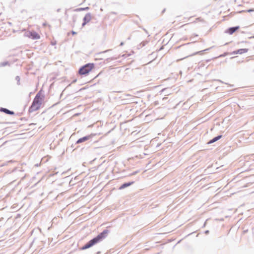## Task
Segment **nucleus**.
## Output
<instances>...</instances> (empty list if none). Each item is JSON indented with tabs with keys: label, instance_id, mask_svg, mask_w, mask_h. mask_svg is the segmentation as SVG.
I'll return each mask as SVG.
<instances>
[{
	"label": "nucleus",
	"instance_id": "nucleus-1",
	"mask_svg": "<svg viewBox=\"0 0 254 254\" xmlns=\"http://www.w3.org/2000/svg\"><path fill=\"white\" fill-rule=\"evenodd\" d=\"M109 231L108 229L104 230L101 233H99L97 236L93 238L86 244H85L83 247L80 248V250H85L89 249L96 244L101 242L104 239H105L108 236Z\"/></svg>",
	"mask_w": 254,
	"mask_h": 254
},
{
	"label": "nucleus",
	"instance_id": "nucleus-2",
	"mask_svg": "<svg viewBox=\"0 0 254 254\" xmlns=\"http://www.w3.org/2000/svg\"><path fill=\"white\" fill-rule=\"evenodd\" d=\"M9 178L12 180L11 183L15 181L17 179L21 177V180L24 179L25 175H23V170L18 168H14L9 173Z\"/></svg>",
	"mask_w": 254,
	"mask_h": 254
},
{
	"label": "nucleus",
	"instance_id": "nucleus-3",
	"mask_svg": "<svg viewBox=\"0 0 254 254\" xmlns=\"http://www.w3.org/2000/svg\"><path fill=\"white\" fill-rule=\"evenodd\" d=\"M42 97L41 94L39 93L35 96L32 105L30 107L31 111H35L40 109L42 102Z\"/></svg>",
	"mask_w": 254,
	"mask_h": 254
},
{
	"label": "nucleus",
	"instance_id": "nucleus-4",
	"mask_svg": "<svg viewBox=\"0 0 254 254\" xmlns=\"http://www.w3.org/2000/svg\"><path fill=\"white\" fill-rule=\"evenodd\" d=\"M94 64L93 63L87 64L79 69L78 73L80 75L87 74L94 68Z\"/></svg>",
	"mask_w": 254,
	"mask_h": 254
},
{
	"label": "nucleus",
	"instance_id": "nucleus-5",
	"mask_svg": "<svg viewBox=\"0 0 254 254\" xmlns=\"http://www.w3.org/2000/svg\"><path fill=\"white\" fill-rule=\"evenodd\" d=\"M26 36L33 40H38L41 38L40 34L34 30L29 31L26 33Z\"/></svg>",
	"mask_w": 254,
	"mask_h": 254
},
{
	"label": "nucleus",
	"instance_id": "nucleus-6",
	"mask_svg": "<svg viewBox=\"0 0 254 254\" xmlns=\"http://www.w3.org/2000/svg\"><path fill=\"white\" fill-rule=\"evenodd\" d=\"M95 134L91 133L89 135L83 136L82 137H81L79 138L76 141L75 144H79L82 142H84L85 141L90 140V141H92V138L95 136Z\"/></svg>",
	"mask_w": 254,
	"mask_h": 254
},
{
	"label": "nucleus",
	"instance_id": "nucleus-7",
	"mask_svg": "<svg viewBox=\"0 0 254 254\" xmlns=\"http://www.w3.org/2000/svg\"><path fill=\"white\" fill-rule=\"evenodd\" d=\"M92 18L91 15L90 13H88L85 15L84 18V22L82 23V26H84L86 23H88Z\"/></svg>",
	"mask_w": 254,
	"mask_h": 254
},
{
	"label": "nucleus",
	"instance_id": "nucleus-8",
	"mask_svg": "<svg viewBox=\"0 0 254 254\" xmlns=\"http://www.w3.org/2000/svg\"><path fill=\"white\" fill-rule=\"evenodd\" d=\"M134 183V181L124 183L122 185H121V186L119 187V190H123V189L131 186V185L133 184Z\"/></svg>",
	"mask_w": 254,
	"mask_h": 254
},
{
	"label": "nucleus",
	"instance_id": "nucleus-9",
	"mask_svg": "<svg viewBox=\"0 0 254 254\" xmlns=\"http://www.w3.org/2000/svg\"><path fill=\"white\" fill-rule=\"evenodd\" d=\"M222 137V135H219L214 138H213L212 139H211L209 142H208V144H211L213 143L218 140H219L220 138H221Z\"/></svg>",
	"mask_w": 254,
	"mask_h": 254
},
{
	"label": "nucleus",
	"instance_id": "nucleus-10",
	"mask_svg": "<svg viewBox=\"0 0 254 254\" xmlns=\"http://www.w3.org/2000/svg\"><path fill=\"white\" fill-rule=\"evenodd\" d=\"M239 29V26H237V27H231L230 28H229L228 30H227V32L229 34H233L236 31H237L238 29Z\"/></svg>",
	"mask_w": 254,
	"mask_h": 254
},
{
	"label": "nucleus",
	"instance_id": "nucleus-11",
	"mask_svg": "<svg viewBox=\"0 0 254 254\" xmlns=\"http://www.w3.org/2000/svg\"><path fill=\"white\" fill-rule=\"evenodd\" d=\"M248 51V49H241L234 52V53L236 54H242L247 53Z\"/></svg>",
	"mask_w": 254,
	"mask_h": 254
},
{
	"label": "nucleus",
	"instance_id": "nucleus-12",
	"mask_svg": "<svg viewBox=\"0 0 254 254\" xmlns=\"http://www.w3.org/2000/svg\"><path fill=\"white\" fill-rule=\"evenodd\" d=\"M43 25L44 27H48L49 29H51V25L47 22L44 23Z\"/></svg>",
	"mask_w": 254,
	"mask_h": 254
},
{
	"label": "nucleus",
	"instance_id": "nucleus-13",
	"mask_svg": "<svg viewBox=\"0 0 254 254\" xmlns=\"http://www.w3.org/2000/svg\"><path fill=\"white\" fill-rule=\"evenodd\" d=\"M15 79L16 80V81H17V83L18 84H20V77L18 76H17L16 77H15Z\"/></svg>",
	"mask_w": 254,
	"mask_h": 254
},
{
	"label": "nucleus",
	"instance_id": "nucleus-14",
	"mask_svg": "<svg viewBox=\"0 0 254 254\" xmlns=\"http://www.w3.org/2000/svg\"><path fill=\"white\" fill-rule=\"evenodd\" d=\"M229 2V1L227 0H221V3L222 4L225 3L227 4V3Z\"/></svg>",
	"mask_w": 254,
	"mask_h": 254
},
{
	"label": "nucleus",
	"instance_id": "nucleus-15",
	"mask_svg": "<svg viewBox=\"0 0 254 254\" xmlns=\"http://www.w3.org/2000/svg\"><path fill=\"white\" fill-rule=\"evenodd\" d=\"M145 113H146V112H142V114H140V116H141V115H144H144H145V117H146V118H147V117H148L150 115H149V114H145Z\"/></svg>",
	"mask_w": 254,
	"mask_h": 254
},
{
	"label": "nucleus",
	"instance_id": "nucleus-16",
	"mask_svg": "<svg viewBox=\"0 0 254 254\" xmlns=\"http://www.w3.org/2000/svg\"><path fill=\"white\" fill-rule=\"evenodd\" d=\"M4 113L10 115H15V112H4Z\"/></svg>",
	"mask_w": 254,
	"mask_h": 254
},
{
	"label": "nucleus",
	"instance_id": "nucleus-17",
	"mask_svg": "<svg viewBox=\"0 0 254 254\" xmlns=\"http://www.w3.org/2000/svg\"><path fill=\"white\" fill-rule=\"evenodd\" d=\"M196 21L198 22H202L203 20L201 18L199 17L196 19Z\"/></svg>",
	"mask_w": 254,
	"mask_h": 254
},
{
	"label": "nucleus",
	"instance_id": "nucleus-18",
	"mask_svg": "<svg viewBox=\"0 0 254 254\" xmlns=\"http://www.w3.org/2000/svg\"><path fill=\"white\" fill-rule=\"evenodd\" d=\"M0 111L5 112V111H10L6 109L1 108L0 109Z\"/></svg>",
	"mask_w": 254,
	"mask_h": 254
},
{
	"label": "nucleus",
	"instance_id": "nucleus-19",
	"mask_svg": "<svg viewBox=\"0 0 254 254\" xmlns=\"http://www.w3.org/2000/svg\"><path fill=\"white\" fill-rule=\"evenodd\" d=\"M80 114V113H76V114H75L74 115H73V116H74V117L78 116H79Z\"/></svg>",
	"mask_w": 254,
	"mask_h": 254
},
{
	"label": "nucleus",
	"instance_id": "nucleus-20",
	"mask_svg": "<svg viewBox=\"0 0 254 254\" xmlns=\"http://www.w3.org/2000/svg\"><path fill=\"white\" fill-rule=\"evenodd\" d=\"M51 44L53 45H55L56 44V41L52 42Z\"/></svg>",
	"mask_w": 254,
	"mask_h": 254
},
{
	"label": "nucleus",
	"instance_id": "nucleus-21",
	"mask_svg": "<svg viewBox=\"0 0 254 254\" xmlns=\"http://www.w3.org/2000/svg\"><path fill=\"white\" fill-rule=\"evenodd\" d=\"M209 233V230H206V231L204 232V233H205V234H208Z\"/></svg>",
	"mask_w": 254,
	"mask_h": 254
},
{
	"label": "nucleus",
	"instance_id": "nucleus-22",
	"mask_svg": "<svg viewBox=\"0 0 254 254\" xmlns=\"http://www.w3.org/2000/svg\"><path fill=\"white\" fill-rule=\"evenodd\" d=\"M137 173V171L134 172L133 173H132L131 174V175H135V174H136Z\"/></svg>",
	"mask_w": 254,
	"mask_h": 254
},
{
	"label": "nucleus",
	"instance_id": "nucleus-23",
	"mask_svg": "<svg viewBox=\"0 0 254 254\" xmlns=\"http://www.w3.org/2000/svg\"><path fill=\"white\" fill-rule=\"evenodd\" d=\"M76 34V32H74V31H72V35H75Z\"/></svg>",
	"mask_w": 254,
	"mask_h": 254
},
{
	"label": "nucleus",
	"instance_id": "nucleus-24",
	"mask_svg": "<svg viewBox=\"0 0 254 254\" xmlns=\"http://www.w3.org/2000/svg\"><path fill=\"white\" fill-rule=\"evenodd\" d=\"M16 114L20 116V115H21L22 114V112L21 113H17Z\"/></svg>",
	"mask_w": 254,
	"mask_h": 254
},
{
	"label": "nucleus",
	"instance_id": "nucleus-25",
	"mask_svg": "<svg viewBox=\"0 0 254 254\" xmlns=\"http://www.w3.org/2000/svg\"><path fill=\"white\" fill-rule=\"evenodd\" d=\"M205 225H206V222L204 223V225H203V227L205 226Z\"/></svg>",
	"mask_w": 254,
	"mask_h": 254
},
{
	"label": "nucleus",
	"instance_id": "nucleus-26",
	"mask_svg": "<svg viewBox=\"0 0 254 254\" xmlns=\"http://www.w3.org/2000/svg\"><path fill=\"white\" fill-rule=\"evenodd\" d=\"M134 133V131H132L131 134H133Z\"/></svg>",
	"mask_w": 254,
	"mask_h": 254
},
{
	"label": "nucleus",
	"instance_id": "nucleus-27",
	"mask_svg": "<svg viewBox=\"0 0 254 254\" xmlns=\"http://www.w3.org/2000/svg\"><path fill=\"white\" fill-rule=\"evenodd\" d=\"M100 252H97V254H100Z\"/></svg>",
	"mask_w": 254,
	"mask_h": 254
},
{
	"label": "nucleus",
	"instance_id": "nucleus-28",
	"mask_svg": "<svg viewBox=\"0 0 254 254\" xmlns=\"http://www.w3.org/2000/svg\"><path fill=\"white\" fill-rule=\"evenodd\" d=\"M249 11H253L252 10H248Z\"/></svg>",
	"mask_w": 254,
	"mask_h": 254
}]
</instances>
